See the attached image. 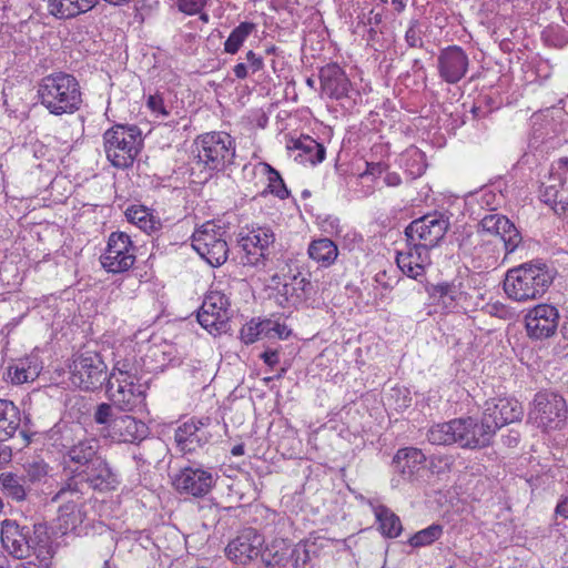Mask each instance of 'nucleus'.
<instances>
[{"label":"nucleus","mask_w":568,"mask_h":568,"mask_svg":"<svg viewBox=\"0 0 568 568\" xmlns=\"http://www.w3.org/2000/svg\"><path fill=\"white\" fill-rule=\"evenodd\" d=\"M0 542L12 558L23 560L34 556L47 568L54 556L47 526L41 523L22 526L16 520L4 519L1 521Z\"/></svg>","instance_id":"1"},{"label":"nucleus","mask_w":568,"mask_h":568,"mask_svg":"<svg viewBox=\"0 0 568 568\" xmlns=\"http://www.w3.org/2000/svg\"><path fill=\"white\" fill-rule=\"evenodd\" d=\"M100 443L93 437L79 438L68 447L65 458L77 465L79 476L98 490L114 489L118 480L106 460L99 455Z\"/></svg>","instance_id":"2"},{"label":"nucleus","mask_w":568,"mask_h":568,"mask_svg":"<svg viewBox=\"0 0 568 568\" xmlns=\"http://www.w3.org/2000/svg\"><path fill=\"white\" fill-rule=\"evenodd\" d=\"M555 278V272L538 261L524 263L507 271L503 288L508 298L526 303L545 295Z\"/></svg>","instance_id":"3"},{"label":"nucleus","mask_w":568,"mask_h":568,"mask_svg":"<svg viewBox=\"0 0 568 568\" xmlns=\"http://www.w3.org/2000/svg\"><path fill=\"white\" fill-rule=\"evenodd\" d=\"M41 104L54 115L72 114L82 104V94L78 80L64 72L44 77L38 88Z\"/></svg>","instance_id":"4"},{"label":"nucleus","mask_w":568,"mask_h":568,"mask_svg":"<svg viewBox=\"0 0 568 568\" xmlns=\"http://www.w3.org/2000/svg\"><path fill=\"white\" fill-rule=\"evenodd\" d=\"M106 159L118 169L133 164L143 146L142 131L136 125L115 124L103 134Z\"/></svg>","instance_id":"5"},{"label":"nucleus","mask_w":568,"mask_h":568,"mask_svg":"<svg viewBox=\"0 0 568 568\" xmlns=\"http://www.w3.org/2000/svg\"><path fill=\"white\" fill-rule=\"evenodd\" d=\"M94 422L100 425V435L118 443H134L146 437V425L134 417L122 414L115 415L114 408L108 403L97 406Z\"/></svg>","instance_id":"6"},{"label":"nucleus","mask_w":568,"mask_h":568,"mask_svg":"<svg viewBox=\"0 0 568 568\" xmlns=\"http://www.w3.org/2000/svg\"><path fill=\"white\" fill-rule=\"evenodd\" d=\"M567 417L566 399L558 393L544 390L535 395L528 410L527 420L546 432L562 428Z\"/></svg>","instance_id":"7"},{"label":"nucleus","mask_w":568,"mask_h":568,"mask_svg":"<svg viewBox=\"0 0 568 568\" xmlns=\"http://www.w3.org/2000/svg\"><path fill=\"white\" fill-rule=\"evenodd\" d=\"M196 158L210 171L222 170L232 163L235 155L234 142L225 132H211L201 135L196 142Z\"/></svg>","instance_id":"8"},{"label":"nucleus","mask_w":568,"mask_h":568,"mask_svg":"<svg viewBox=\"0 0 568 568\" xmlns=\"http://www.w3.org/2000/svg\"><path fill=\"white\" fill-rule=\"evenodd\" d=\"M226 232L214 222H206L196 229L192 235V246L211 266L224 264L229 256Z\"/></svg>","instance_id":"9"},{"label":"nucleus","mask_w":568,"mask_h":568,"mask_svg":"<svg viewBox=\"0 0 568 568\" xmlns=\"http://www.w3.org/2000/svg\"><path fill=\"white\" fill-rule=\"evenodd\" d=\"M449 217L434 212L412 221L405 229L408 245H420L432 250L444 239L449 229Z\"/></svg>","instance_id":"10"},{"label":"nucleus","mask_w":568,"mask_h":568,"mask_svg":"<svg viewBox=\"0 0 568 568\" xmlns=\"http://www.w3.org/2000/svg\"><path fill=\"white\" fill-rule=\"evenodd\" d=\"M70 368L71 383L83 390L98 389L109 379L106 364L94 352H85L75 356Z\"/></svg>","instance_id":"11"},{"label":"nucleus","mask_w":568,"mask_h":568,"mask_svg":"<svg viewBox=\"0 0 568 568\" xmlns=\"http://www.w3.org/2000/svg\"><path fill=\"white\" fill-rule=\"evenodd\" d=\"M135 246L124 232H112L108 245L101 255V264L109 273H123L135 262Z\"/></svg>","instance_id":"12"},{"label":"nucleus","mask_w":568,"mask_h":568,"mask_svg":"<svg viewBox=\"0 0 568 568\" xmlns=\"http://www.w3.org/2000/svg\"><path fill=\"white\" fill-rule=\"evenodd\" d=\"M229 298L219 291L209 292L197 312L200 325L211 334L227 331L230 320Z\"/></svg>","instance_id":"13"},{"label":"nucleus","mask_w":568,"mask_h":568,"mask_svg":"<svg viewBox=\"0 0 568 568\" xmlns=\"http://www.w3.org/2000/svg\"><path fill=\"white\" fill-rule=\"evenodd\" d=\"M264 544L265 538L257 529L246 527L230 540L225 554L231 561L245 566L260 559Z\"/></svg>","instance_id":"14"},{"label":"nucleus","mask_w":568,"mask_h":568,"mask_svg":"<svg viewBox=\"0 0 568 568\" xmlns=\"http://www.w3.org/2000/svg\"><path fill=\"white\" fill-rule=\"evenodd\" d=\"M106 394L112 407L122 412H142L145 408V386L139 381H108Z\"/></svg>","instance_id":"15"},{"label":"nucleus","mask_w":568,"mask_h":568,"mask_svg":"<svg viewBox=\"0 0 568 568\" xmlns=\"http://www.w3.org/2000/svg\"><path fill=\"white\" fill-rule=\"evenodd\" d=\"M491 235L496 244H503L506 253H513L521 242V235L516 226L504 215L488 214L478 225L477 236L481 241Z\"/></svg>","instance_id":"16"},{"label":"nucleus","mask_w":568,"mask_h":568,"mask_svg":"<svg viewBox=\"0 0 568 568\" xmlns=\"http://www.w3.org/2000/svg\"><path fill=\"white\" fill-rule=\"evenodd\" d=\"M211 418L190 419L180 425L174 433V442L180 453L194 454L212 439Z\"/></svg>","instance_id":"17"},{"label":"nucleus","mask_w":568,"mask_h":568,"mask_svg":"<svg viewBox=\"0 0 568 568\" xmlns=\"http://www.w3.org/2000/svg\"><path fill=\"white\" fill-rule=\"evenodd\" d=\"M457 445L462 448L479 449L487 447L495 433L486 417L456 418Z\"/></svg>","instance_id":"18"},{"label":"nucleus","mask_w":568,"mask_h":568,"mask_svg":"<svg viewBox=\"0 0 568 568\" xmlns=\"http://www.w3.org/2000/svg\"><path fill=\"white\" fill-rule=\"evenodd\" d=\"M559 312L550 304H538L525 315L527 334L534 339H545L555 334L559 323Z\"/></svg>","instance_id":"19"},{"label":"nucleus","mask_w":568,"mask_h":568,"mask_svg":"<svg viewBox=\"0 0 568 568\" xmlns=\"http://www.w3.org/2000/svg\"><path fill=\"white\" fill-rule=\"evenodd\" d=\"M275 242V235L270 227L258 226L242 236L239 244L245 253L242 258L245 265H258L270 255V248Z\"/></svg>","instance_id":"20"},{"label":"nucleus","mask_w":568,"mask_h":568,"mask_svg":"<svg viewBox=\"0 0 568 568\" xmlns=\"http://www.w3.org/2000/svg\"><path fill=\"white\" fill-rule=\"evenodd\" d=\"M523 415L524 408L515 398H491L484 405L483 416L486 417L495 434L500 427L520 420Z\"/></svg>","instance_id":"21"},{"label":"nucleus","mask_w":568,"mask_h":568,"mask_svg":"<svg viewBox=\"0 0 568 568\" xmlns=\"http://www.w3.org/2000/svg\"><path fill=\"white\" fill-rule=\"evenodd\" d=\"M469 59L463 48L449 45L440 50L437 57V70L440 79L448 83L459 82L468 71Z\"/></svg>","instance_id":"22"},{"label":"nucleus","mask_w":568,"mask_h":568,"mask_svg":"<svg viewBox=\"0 0 568 568\" xmlns=\"http://www.w3.org/2000/svg\"><path fill=\"white\" fill-rule=\"evenodd\" d=\"M214 484L212 474L200 467H184L173 477V486L180 494L193 497L207 495Z\"/></svg>","instance_id":"23"},{"label":"nucleus","mask_w":568,"mask_h":568,"mask_svg":"<svg viewBox=\"0 0 568 568\" xmlns=\"http://www.w3.org/2000/svg\"><path fill=\"white\" fill-rule=\"evenodd\" d=\"M408 251L398 252L396 263L400 271L410 278L424 276L426 267L430 265V250L420 245H408Z\"/></svg>","instance_id":"24"},{"label":"nucleus","mask_w":568,"mask_h":568,"mask_svg":"<svg viewBox=\"0 0 568 568\" xmlns=\"http://www.w3.org/2000/svg\"><path fill=\"white\" fill-rule=\"evenodd\" d=\"M321 89L331 99H342L347 95L351 82L344 70L335 64H327L320 70Z\"/></svg>","instance_id":"25"},{"label":"nucleus","mask_w":568,"mask_h":568,"mask_svg":"<svg viewBox=\"0 0 568 568\" xmlns=\"http://www.w3.org/2000/svg\"><path fill=\"white\" fill-rule=\"evenodd\" d=\"M425 462V454L415 447L402 448L397 450L393 458L394 469L399 474L403 481L412 480Z\"/></svg>","instance_id":"26"},{"label":"nucleus","mask_w":568,"mask_h":568,"mask_svg":"<svg viewBox=\"0 0 568 568\" xmlns=\"http://www.w3.org/2000/svg\"><path fill=\"white\" fill-rule=\"evenodd\" d=\"M557 175H548L540 186V200L549 205L555 213L565 214L568 212V194L565 186L561 187Z\"/></svg>","instance_id":"27"},{"label":"nucleus","mask_w":568,"mask_h":568,"mask_svg":"<svg viewBox=\"0 0 568 568\" xmlns=\"http://www.w3.org/2000/svg\"><path fill=\"white\" fill-rule=\"evenodd\" d=\"M310 285L311 283L301 274L288 277L277 291V304L282 307L296 306L304 301L306 287Z\"/></svg>","instance_id":"28"},{"label":"nucleus","mask_w":568,"mask_h":568,"mask_svg":"<svg viewBox=\"0 0 568 568\" xmlns=\"http://www.w3.org/2000/svg\"><path fill=\"white\" fill-rule=\"evenodd\" d=\"M301 550L306 552L305 547H296L291 550L284 539H275L268 545L264 544L260 559L266 567L283 566L291 555L298 556Z\"/></svg>","instance_id":"29"},{"label":"nucleus","mask_w":568,"mask_h":568,"mask_svg":"<svg viewBox=\"0 0 568 568\" xmlns=\"http://www.w3.org/2000/svg\"><path fill=\"white\" fill-rule=\"evenodd\" d=\"M308 256L323 267H328L338 256V247L334 241L327 237L314 240L307 248Z\"/></svg>","instance_id":"30"},{"label":"nucleus","mask_w":568,"mask_h":568,"mask_svg":"<svg viewBox=\"0 0 568 568\" xmlns=\"http://www.w3.org/2000/svg\"><path fill=\"white\" fill-rule=\"evenodd\" d=\"M20 410L10 400L0 399V440L12 437L20 426Z\"/></svg>","instance_id":"31"},{"label":"nucleus","mask_w":568,"mask_h":568,"mask_svg":"<svg viewBox=\"0 0 568 568\" xmlns=\"http://www.w3.org/2000/svg\"><path fill=\"white\" fill-rule=\"evenodd\" d=\"M125 216L128 221L145 233H153L161 229L162 223L148 207L132 205L126 209Z\"/></svg>","instance_id":"32"},{"label":"nucleus","mask_w":568,"mask_h":568,"mask_svg":"<svg viewBox=\"0 0 568 568\" xmlns=\"http://www.w3.org/2000/svg\"><path fill=\"white\" fill-rule=\"evenodd\" d=\"M26 479L11 471L0 474V489L2 494L13 501L21 503L28 497L29 488L26 487Z\"/></svg>","instance_id":"33"},{"label":"nucleus","mask_w":568,"mask_h":568,"mask_svg":"<svg viewBox=\"0 0 568 568\" xmlns=\"http://www.w3.org/2000/svg\"><path fill=\"white\" fill-rule=\"evenodd\" d=\"M374 515L378 523L381 532L388 538H396L400 535L403 527L400 519L386 506L374 507Z\"/></svg>","instance_id":"34"},{"label":"nucleus","mask_w":568,"mask_h":568,"mask_svg":"<svg viewBox=\"0 0 568 568\" xmlns=\"http://www.w3.org/2000/svg\"><path fill=\"white\" fill-rule=\"evenodd\" d=\"M293 149L301 151L298 154L302 161H307L312 165L321 163L325 159V148L311 136H302L294 141Z\"/></svg>","instance_id":"35"},{"label":"nucleus","mask_w":568,"mask_h":568,"mask_svg":"<svg viewBox=\"0 0 568 568\" xmlns=\"http://www.w3.org/2000/svg\"><path fill=\"white\" fill-rule=\"evenodd\" d=\"M63 504L59 507V528L67 532L73 530L83 520V516L80 509V503L75 499L62 501Z\"/></svg>","instance_id":"36"},{"label":"nucleus","mask_w":568,"mask_h":568,"mask_svg":"<svg viewBox=\"0 0 568 568\" xmlns=\"http://www.w3.org/2000/svg\"><path fill=\"white\" fill-rule=\"evenodd\" d=\"M456 418L432 426L427 433L428 442L434 445L457 444Z\"/></svg>","instance_id":"37"},{"label":"nucleus","mask_w":568,"mask_h":568,"mask_svg":"<svg viewBox=\"0 0 568 568\" xmlns=\"http://www.w3.org/2000/svg\"><path fill=\"white\" fill-rule=\"evenodd\" d=\"M433 300L444 307H453L463 294L460 285L454 283H439L434 285L429 292Z\"/></svg>","instance_id":"38"},{"label":"nucleus","mask_w":568,"mask_h":568,"mask_svg":"<svg viewBox=\"0 0 568 568\" xmlns=\"http://www.w3.org/2000/svg\"><path fill=\"white\" fill-rule=\"evenodd\" d=\"M74 475L69 478L64 485L59 489V491L53 496L52 501H67L70 499H75L77 503L80 501L81 496L83 495V487L88 483L82 480L79 476V470L73 469Z\"/></svg>","instance_id":"39"},{"label":"nucleus","mask_w":568,"mask_h":568,"mask_svg":"<svg viewBox=\"0 0 568 568\" xmlns=\"http://www.w3.org/2000/svg\"><path fill=\"white\" fill-rule=\"evenodd\" d=\"M254 28L255 24L252 22H241L235 29H233L226 39L224 43V51L230 54H235L252 33Z\"/></svg>","instance_id":"40"},{"label":"nucleus","mask_w":568,"mask_h":568,"mask_svg":"<svg viewBox=\"0 0 568 568\" xmlns=\"http://www.w3.org/2000/svg\"><path fill=\"white\" fill-rule=\"evenodd\" d=\"M24 468V479L31 484H39L45 481L49 476L50 467L49 465L39 458H34L32 460L27 462L23 465Z\"/></svg>","instance_id":"41"},{"label":"nucleus","mask_w":568,"mask_h":568,"mask_svg":"<svg viewBox=\"0 0 568 568\" xmlns=\"http://www.w3.org/2000/svg\"><path fill=\"white\" fill-rule=\"evenodd\" d=\"M139 367L129 358L118 361L113 367L112 373L108 381L121 382L125 381H139Z\"/></svg>","instance_id":"42"},{"label":"nucleus","mask_w":568,"mask_h":568,"mask_svg":"<svg viewBox=\"0 0 568 568\" xmlns=\"http://www.w3.org/2000/svg\"><path fill=\"white\" fill-rule=\"evenodd\" d=\"M443 535V526L433 524L425 529H422L414 534L409 538V545L413 547H424L432 545L438 540Z\"/></svg>","instance_id":"43"},{"label":"nucleus","mask_w":568,"mask_h":568,"mask_svg":"<svg viewBox=\"0 0 568 568\" xmlns=\"http://www.w3.org/2000/svg\"><path fill=\"white\" fill-rule=\"evenodd\" d=\"M260 334L262 338H277L285 339L290 336L291 329L285 325L274 320L260 321Z\"/></svg>","instance_id":"44"},{"label":"nucleus","mask_w":568,"mask_h":568,"mask_svg":"<svg viewBox=\"0 0 568 568\" xmlns=\"http://www.w3.org/2000/svg\"><path fill=\"white\" fill-rule=\"evenodd\" d=\"M261 165L263 171L267 174L270 192L282 200L286 199L290 193L280 172L268 163H261Z\"/></svg>","instance_id":"45"},{"label":"nucleus","mask_w":568,"mask_h":568,"mask_svg":"<svg viewBox=\"0 0 568 568\" xmlns=\"http://www.w3.org/2000/svg\"><path fill=\"white\" fill-rule=\"evenodd\" d=\"M48 10L50 14L58 19H70L75 16V7L70 0H48Z\"/></svg>","instance_id":"46"},{"label":"nucleus","mask_w":568,"mask_h":568,"mask_svg":"<svg viewBox=\"0 0 568 568\" xmlns=\"http://www.w3.org/2000/svg\"><path fill=\"white\" fill-rule=\"evenodd\" d=\"M146 106L156 119L164 120L171 114V109L166 106L160 94H151L148 97Z\"/></svg>","instance_id":"47"},{"label":"nucleus","mask_w":568,"mask_h":568,"mask_svg":"<svg viewBox=\"0 0 568 568\" xmlns=\"http://www.w3.org/2000/svg\"><path fill=\"white\" fill-rule=\"evenodd\" d=\"M37 373L22 366H14L9 368V377L13 384L20 385L23 383L31 382L36 378Z\"/></svg>","instance_id":"48"},{"label":"nucleus","mask_w":568,"mask_h":568,"mask_svg":"<svg viewBox=\"0 0 568 568\" xmlns=\"http://www.w3.org/2000/svg\"><path fill=\"white\" fill-rule=\"evenodd\" d=\"M240 336L245 344H252L257 339H261L260 321L251 320L246 323L241 328Z\"/></svg>","instance_id":"49"},{"label":"nucleus","mask_w":568,"mask_h":568,"mask_svg":"<svg viewBox=\"0 0 568 568\" xmlns=\"http://www.w3.org/2000/svg\"><path fill=\"white\" fill-rule=\"evenodd\" d=\"M206 3L207 0H176V7L179 11L187 16H195L201 13Z\"/></svg>","instance_id":"50"},{"label":"nucleus","mask_w":568,"mask_h":568,"mask_svg":"<svg viewBox=\"0 0 568 568\" xmlns=\"http://www.w3.org/2000/svg\"><path fill=\"white\" fill-rule=\"evenodd\" d=\"M549 175H557L558 182L561 183V187L568 183V158H560L551 165Z\"/></svg>","instance_id":"51"},{"label":"nucleus","mask_w":568,"mask_h":568,"mask_svg":"<svg viewBox=\"0 0 568 568\" xmlns=\"http://www.w3.org/2000/svg\"><path fill=\"white\" fill-rule=\"evenodd\" d=\"M417 22H412L405 33V40L410 48H419L423 45L420 31L416 28Z\"/></svg>","instance_id":"52"},{"label":"nucleus","mask_w":568,"mask_h":568,"mask_svg":"<svg viewBox=\"0 0 568 568\" xmlns=\"http://www.w3.org/2000/svg\"><path fill=\"white\" fill-rule=\"evenodd\" d=\"M489 314L499 318H508L511 315L510 308L501 302H495L488 306Z\"/></svg>","instance_id":"53"},{"label":"nucleus","mask_w":568,"mask_h":568,"mask_svg":"<svg viewBox=\"0 0 568 568\" xmlns=\"http://www.w3.org/2000/svg\"><path fill=\"white\" fill-rule=\"evenodd\" d=\"M246 61L248 63L247 67L252 70L253 73L261 71L264 68L263 58L256 55L252 50L246 53Z\"/></svg>","instance_id":"54"},{"label":"nucleus","mask_w":568,"mask_h":568,"mask_svg":"<svg viewBox=\"0 0 568 568\" xmlns=\"http://www.w3.org/2000/svg\"><path fill=\"white\" fill-rule=\"evenodd\" d=\"M71 4L75 7V16L90 11L98 0H70Z\"/></svg>","instance_id":"55"},{"label":"nucleus","mask_w":568,"mask_h":568,"mask_svg":"<svg viewBox=\"0 0 568 568\" xmlns=\"http://www.w3.org/2000/svg\"><path fill=\"white\" fill-rule=\"evenodd\" d=\"M261 358L270 367H274L280 362V354L276 349H266L261 354Z\"/></svg>","instance_id":"56"},{"label":"nucleus","mask_w":568,"mask_h":568,"mask_svg":"<svg viewBox=\"0 0 568 568\" xmlns=\"http://www.w3.org/2000/svg\"><path fill=\"white\" fill-rule=\"evenodd\" d=\"M233 72L237 79H245L248 74V67L246 63L240 62L234 65Z\"/></svg>","instance_id":"57"},{"label":"nucleus","mask_w":568,"mask_h":568,"mask_svg":"<svg viewBox=\"0 0 568 568\" xmlns=\"http://www.w3.org/2000/svg\"><path fill=\"white\" fill-rule=\"evenodd\" d=\"M556 514L568 519V496L557 504Z\"/></svg>","instance_id":"58"},{"label":"nucleus","mask_w":568,"mask_h":568,"mask_svg":"<svg viewBox=\"0 0 568 568\" xmlns=\"http://www.w3.org/2000/svg\"><path fill=\"white\" fill-rule=\"evenodd\" d=\"M402 182L398 174L396 173H388L386 176H385V183L388 185V186H397L399 185Z\"/></svg>","instance_id":"59"},{"label":"nucleus","mask_w":568,"mask_h":568,"mask_svg":"<svg viewBox=\"0 0 568 568\" xmlns=\"http://www.w3.org/2000/svg\"><path fill=\"white\" fill-rule=\"evenodd\" d=\"M381 169H382L381 163H367V169L363 173V176L367 175V174H374L376 171L381 172Z\"/></svg>","instance_id":"60"},{"label":"nucleus","mask_w":568,"mask_h":568,"mask_svg":"<svg viewBox=\"0 0 568 568\" xmlns=\"http://www.w3.org/2000/svg\"><path fill=\"white\" fill-rule=\"evenodd\" d=\"M8 554L0 551V568H11L10 560L8 558Z\"/></svg>","instance_id":"61"},{"label":"nucleus","mask_w":568,"mask_h":568,"mask_svg":"<svg viewBox=\"0 0 568 568\" xmlns=\"http://www.w3.org/2000/svg\"><path fill=\"white\" fill-rule=\"evenodd\" d=\"M383 20V16L382 13L377 12V13H374V11H371V17L368 19V23L369 24H379Z\"/></svg>","instance_id":"62"},{"label":"nucleus","mask_w":568,"mask_h":568,"mask_svg":"<svg viewBox=\"0 0 568 568\" xmlns=\"http://www.w3.org/2000/svg\"><path fill=\"white\" fill-rule=\"evenodd\" d=\"M560 334L562 339L568 344V318L562 323Z\"/></svg>","instance_id":"63"},{"label":"nucleus","mask_w":568,"mask_h":568,"mask_svg":"<svg viewBox=\"0 0 568 568\" xmlns=\"http://www.w3.org/2000/svg\"><path fill=\"white\" fill-rule=\"evenodd\" d=\"M392 2L398 12L404 11L406 8V0H392Z\"/></svg>","instance_id":"64"}]
</instances>
